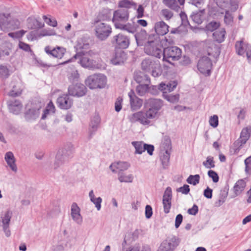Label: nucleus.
I'll list each match as a JSON object with an SVG mask.
<instances>
[{
  "mask_svg": "<svg viewBox=\"0 0 251 251\" xmlns=\"http://www.w3.org/2000/svg\"><path fill=\"white\" fill-rule=\"evenodd\" d=\"M163 105V101L160 99L151 98L147 100L144 104L146 111H140L133 113L130 117L132 123L138 122L143 125L150 124V119H153L158 115L159 111Z\"/></svg>",
  "mask_w": 251,
  "mask_h": 251,
  "instance_id": "nucleus-1",
  "label": "nucleus"
},
{
  "mask_svg": "<svg viewBox=\"0 0 251 251\" xmlns=\"http://www.w3.org/2000/svg\"><path fill=\"white\" fill-rule=\"evenodd\" d=\"M74 151V147L71 143L67 144L64 148L59 150L55 156L54 164V170H57L67 162L70 157L72 156Z\"/></svg>",
  "mask_w": 251,
  "mask_h": 251,
  "instance_id": "nucleus-2",
  "label": "nucleus"
},
{
  "mask_svg": "<svg viewBox=\"0 0 251 251\" xmlns=\"http://www.w3.org/2000/svg\"><path fill=\"white\" fill-rule=\"evenodd\" d=\"M142 70L151 73L154 77H157L161 74V68L158 60L147 58L144 59L141 63Z\"/></svg>",
  "mask_w": 251,
  "mask_h": 251,
  "instance_id": "nucleus-3",
  "label": "nucleus"
},
{
  "mask_svg": "<svg viewBox=\"0 0 251 251\" xmlns=\"http://www.w3.org/2000/svg\"><path fill=\"white\" fill-rule=\"evenodd\" d=\"M20 22L10 14H0V27L3 30H14L19 27Z\"/></svg>",
  "mask_w": 251,
  "mask_h": 251,
  "instance_id": "nucleus-4",
  "label": "nucleus"
},
{
  "mask_svg": "<svg viewBox=\"0 0 251 251\" xmlns=\"http://www.w3.org/2000/svg\"><path fill=\"white\" fill-rule=\"evenodd\" d=\"M163 60L172 63V61L178 60L181 56V50L176 46L168 47L163 49Z\"/></svg>",
  "mask_w": 251,
  "mask_h": 251,
  "instance_id": "nucleus-5",
  "label": "nucleus"
},
{
  "mask_svg": "<svg viewBox=\"0 0 251 251\" xmlns=\"http://www.w3.org/2000/svg\"><path fill=\"white\" fill-rule=\"evenodd\" d=\"M85 83L91 89L103 88L106 83V77L101 74L93 75L88 77Z\"/></svg>",
  "mask_w": 251,
  "mask_h": 251,
  "instance_id": "nucleus-6",
  "label": "nucleus"
},
{
  "mask_svg": "<svg viewBox=\"0 0 251 251\" xmlns=\"http://www.w3.org/2000/svg\"><path fill=\"white\" fill-rule=\"evenodd\" d=\"M76 59H79L80 64L84 68L93 69L95 68L96 66V61L87 57V55L84 54L83 52L76 53L72 58L61 64H65L70 62L74 61V60Z\"/></svg>",
  "mask_w": 251,
  "mask_h": 251,
  "instance_id": "nucleus-7",
  "label": "nucleus"
},
{
  "mask_svg": "<svg viewBox=\"0 0 251 251\" xmlns=\"http://www.w3.org/2000/svg\"><path fill=\"white\" fill-rule=\"evenodd\" d=\"M129 19V12L126 9H118L114 12L112 22L116 28L126 23Z\"/></svg>",
  "mask_w": 251,
  "mask_h": 251,
  "instance_id": "nucleus-8",
  "label": "nucleus"
},
{
  "mask_svg": "<svg viewBox=\"0 0 251 251\" xmlns=\"http://www.w3.org/2000/svg\"><path fill=\"white\" fill-rule=\"evenodd\" d=\"M110 26L104 23L97 22L95 26L96 35L100 40H105L111 33Z\"/></svg>",
  "mask_w": 251,
  "mask_h": 251,
  "instance_id": "nucleus-9",
  "label": "nucleus"
},
{
  "mask_svg": "<svg viewBox=\"0 0 251 251\" xmlns=\"http://www.w3.org/2000/svg\"><path fill=\"white\" fill-rule=\"evenodd\" d=\"M212 66V64L211 59L206 56L201 58L197 64L199 71L201 73L206 76L210 75Z\"/></svg>",
  "mask_w": 251,
  "mask_h": 251,
  "instance_id": "nucleus-10",
  "label": "nucleus"
},
{
  "mask_svg": "<svg viewBox=\"0 0 251 251\" xmlns=\"http://www.w3.org/2000/svg\"><path fill=\"white\" fill-rule=\"evenodd\" d=\"M68 90L69 95L77 97H82L87 92V88L85 85L79 83L69 86Z\"/></svg>",
  "mask_w": 251,
  "mask_h": 251,
  "instance_id": "nucleus-11",
  "label": "nucleus"
},
{
  "mask_svg": "<svg viewBox=\"0 0 251 251\" xmlns=\"http://www.w3.org/2000/svg\"><path fill=\"white\" fill-rule=\"evenodd\" d=\"M162 46L160 43L152 45H147L144 47L145 52L156 58H160L162 55Z\"/></svg>",
  "mask_w": 251,
  "mask_h": 251,
  "instance_id": "nucleus-12",
  "label": "nucleus"
},
{
  "mask_svg": "<svg viewBox=\"0 0 251 251\" xmlns=\"http://www.w3.org/2000/svg\"><path fill=\"white\" fill-rule=\"evenodd\" d=\"M112 42V44H115L116 46L119 48L125 49L128 47L130 40L127 36L122 33H119L113 37Z\"/></svg>",
  "mask_w": 251,
  "mask_h": 251,
  "instance_id": "nucleus-13",
  "label": "nucleus"
},
{
  "mask_svg": "<svg viewBox=\"0 0 251 251\" xmlns=\"http://www.w3.org/2000/svg\"><path fill=\"white\" fill-rule=\"evenodd\" d=\"M127 58V54L124 50H117L111 59L110 62L114 65H121L124 64Z\"/></svg>",
  "mask_w": 251,
  "mask_h": 251,
  "instance_id": "nucleus-14",
  "label": "nucleus"
},
{
  "mask_svg": "<svg viewBox=\"0 0 251 251\" xmlns=\"http://www.w3.org/2000/svg\"><path fill=\"white\" fill-rule=\"evenodd\" d=\"M56 103L60 109L67 110L72 107L73 100L70 99L68 95L64 94L57 98Z\"/></svg>",
  "mask_w": 251,
  "mask_h": 251,
  "instance_id": "nucleus-15",
  "label": "nucleus"
},
{
  "mask_svg": "<svg viewBox=\"0 0 251 251\" xmlns=\"http://www.w3.org/2000/svg\"><path fill=\"white\" fill-rule=\"evenodd\" d=\"M45 50L49 55L59 59L62 58L66 52V49L61 47L51 49L49 46H47L45 48Z\"/></svg>",
  "mask_w": 251,
  "mask_h": 251,
  "instance_id": "nucleus-16",
  "label": "nucleus"
},
{
  "mask_svg": "<svg viewBox=\"0 0 251 251\" xmlns=\"http://www.w3.org/2000/svg\"><path fill=\"white\" fill-rule=\"evenodd\" d=\"M130 98L131 108L133 110L140 108L143 104V100L138 98L133 90H130L128 94Z\"/></svg>",
  "mask_w": 251,
  "mask_h": 251,
  "instance_id": "nucleus-17",
  "label": "nucleus"
},
{
  "mask_svg": "<svg viewBox=\"0 0 251 251\" xmlns=\"http://www.w3.org/2000/svg\"><path fill=\"white\" fill-rule=\"evenodd\" d=\"M246 187V182L243 179L238 180L232 188L233 194L232 198H235L241 195L244 191Z\"/></svg>",
  "mask_w": 251,
  "mask_h": 251,
  "instance_id": "nucleus-18",
  "label": "nucleus"
},
{
  "mask_svg": "<svg viewBox=\"0 0 251 251\" xmlns=\"http://www.w3.org/2000/svg\"><path fill=\"white\" fill-rule=\"evenodd\" d=\"M80 209L75 202L73 203L71 206V216L73 220L77 224L82 223V217L80 213Z\"/></svg>",
  "mask_w": 251,
  "mask_h": 251,
  "instance_id": "nucleus-19",
  "label": "nucleus"
},
{
  "mask_svg": "<svg viewBox=\"0 0 251 251\" xmlns=\"http://www.w3.org/2000/svg\"><path fill=\"white\" fill-rule=\"evenodd\" d=\"M169 26L163 21L156 22L154 26L155 31L158 35H164L169 31Z\"/></svg>",
  "mask_w": 251,
  "mask_h": 251,
  "instance_id": "nucleus-20",
  "label": "nucleus"
},
{
  "mask_svg": "<svg viewBox=\"0 0 251 251\" xmlns=\"http://www.w3.org/2000/svg\"><path fill=\"white\" fill-rule=\"evenodd\" d=\"M177 85V83L176 81H171L167 83H161L158 86V89L164 94L167 93L168 92L173 91Z\"/></svg>",
  "mask_w": 251,
  "mask_h": 251,
  "instance_id": "nucleus-21",
  "label": "nucleus"
},
{
  "mask_svg": "<svg viewBox=\"0 0 251 251\" xmlns=\"http://www.w3.org/2000/svg\"><path fill=\"white\" fill-rule=\"evenodd\" d=\"M8 106L11 113L18 114L22 108V104L18 100H9L8 102Z\"/></svg>",
  "mask_w": 251,
  "mask_h": 251,
  "instance_id": "nucleus-22",
  "label": "nucleus"
},
{
  "mask_svg": "<svg viewBox=\"0 0 251 251\" xmlns=\"http://www.w3.org/2000/svg\"><path fill=\"white\" fill-rule=\"evenodd\" d=\"M148 34L144 29L141 30L140 32H137L135 35V38L136 43L138 46L145 47L147 43Z\"/></svg>",
  "mask_w": 251,
  "mask_h": 251,
  "instance_id": "nucleus-23",
  "label": "nucleus"
},
{
  "mask_svg": "<svg viewBox=\"0 0 251 251\" xmlns=\"http://www.w3.org/2000/svg\"><path fill=\"white\" fill-rule=\"evenodd\" d=\"M134 79L138 84L151 83L149 76L144 72L141 71H137L134 73Z\"/></svg>",
  "mask_w": 251,
  "mask_h": 251,
  "instance_id": "nucleus-24",
  "label": "nucleus"
},
{
  "mask_svg": "<svg viewBox=\"0 0 251 251\" xmlns=\"http://www.w3.org/2000/svg\"><path fill=\"white\" fill-rule=\"evenodd\" d=\"M4 159L11 170L16 172L17 167L15 163V158L13 153L11 151L7 152L5 154Z\"/></svg>",
  "mask_w": 251,
  "mask_h": 251,
  "instance_id": "nucleus-25",
  "label": "nucleus"
},
{
  "mask_svg": "<svg viewBox=\"0 0 251 251\" xmlns=\"http://www.w3.org/2000/svg\"><path fill=\"white\" fill-rule=\"evenodd\" d=\"M116 28L126 31L129 33H134L136 31V25L133 22L123 23L122 25L119 26Z\"/></svg>",
  "mask_w": 251,
  "mask_h": 251,
  "instance_id": "nucleus-26",
  "label": "nucleus"
},
{
  "mask_svg": "<svg viewBox=\"0 0 251 251\" xmlns=\"http://www.w3.org/2000/svg\"><path fill=\"white\" fill-rule=\"evenodd\" d=\"M248 47L244 43L243 40L236 42L235 48L236 53L239 55H243L245 52L248 50Z\"/></svg>",
  "mask_w": 251,
  "mask_h": 251,
  "instance_id": "nucleus-27",
  "label": "nucleus"
},
{
  "mask_svg": "<svg viewBox=\"0 0 251 251\" xmlns=\"http://www.w3.org/2000/svg\"><path fill=\"white\" fill-rule=\"evenodd\" d=\"M226 33V32L225 28H221L215 31L213 33V37L216 42L219 43H221L225 40Z\"/></svg>",
  "mask_w": 251,
  "mask_h": 251,
  "instance_id": "nucleus-28",
  "label": "nucleus"
},
{
  "mask_svg": "<svg viewBox=\"0 0 251 251\" xmlns=\"http://www.w3.org/2000/svg\"><path fill=\"white\" fill-rule=\"evenodd\" d=\"M204 12V9H202L196 13L193 12L191 15V18L193 21L198 25L201 24L203 19Z\"/></svg>",
  "mask_w": 251,
  "mask_h": 251,
  "instance_id": "nucleus-29",
  "label": "nucleus"
},
{
  "mask_svg": "<svg viewBox=\"0 0 251 251\" xmlns=\"http://www.w3.org/2000/svg\"><path fill=\"white\" fill-rule=\"evenodd\" d=\"M100 122V118L99 115H95L93 117L90 124V136H92L93 132H95L98 127Z\"/></svg>",
  "mask_w": 251,
  "mask_h": 251,
  "instance_id": "nucleus-30",
  "label": "nucleus"
},
{
  "mask_svg": "<svg viewBox=\"0 0 251 251\" xmlns=\"http://www.w3.org/2000/svg\"><path fill=\"white\" fill-rule=\"evenodd\" d=\"M165 241L172 251L178 246L180 243V240L176 236L168 237Z\"/></svg>",
  "mask_w": 251,
  "mask_h": 251,
  "instance_id": "nucleus-31",
  "label": "nucleus"
},
{
  "mask_svg": "<svg viewBox=\"0 0 251 251\" xmlns=\"http://www.w3.org/2000/svg\"><path fill=\"white\" fill-rule=\"evenodd\" d=\"M251 133V127H246L242 130L239 138L243 141V143H246L250 137Z\"/></svg>",
  "mask_w": 251,
  "mask_h": 251,
  "instance_id": "nucleus-32",
  "label": "nucleus"
},
{
  "mask_svg": "<svg viewBox=\"0 0 251 251\" xmlns=\"http://www.w3.org/2000/svg\"><path fill=\"white\" fill-rule=\"evenodd\" d=\"M150 84V83H148L139 84V85L136 86V93L140 96H144L148 91Z\"/></svg>",
  "mask_w": 251,
  "mask_h": 251,
  "instance_id": "nucleus-33",
  "label": "nucleus"
},
{
  "mask_svg": "<svg viewBox=\"0 0 251 251\" xmlns=\"http://www.w3.org/2000/svg\"><path fill=\"white\" fill-rule=\"evenodd\" d=\"M118 179L121 182H132L133 180V176L132 175L126 176L123 172L118 173Z\"/></svg>",
  "mask_w": 251,
  "mask_h": 251,
  "instance_id": "nucleus-34",
  "label": "nucleus"
},
{
  "mask_svg": "<svg viewBox=\"0 0 251 251\" xmlns=\"http://www.w3.org/2000/svg\"><path fill=\"white\" fill-rule=\"evenodd\" d=\"M170 158V152H167V151H165L163 155L160 156V160L161 161L163 168L165 169L167 168L169 165Z\"/></svg>",
  "mask_w": 251,
  "mask_h": 251,
  "instance_id": "nucleus-35",
  "label": "nucleus"
},
{
  "mask_svg": "<svg viewBox=\"0 0 251 251\" xmlns=\"http://www.w3.org/2000/svg\"><path fill=\"white\" fill-rule=\"evenodd\" d=\"M133 146L135 148L136 154H142L144 152V144L141 141H133L131 143Z\"/></svg>",
  "mask_w": 251,
  "mask_h": 251,
  "instance_id": "nucleus-36",
  "label": "nucleus"
},
{
  "mask_svg": "<svg viewBox=\"0 0 251 251\" xmlns=\"http://www.w3.org/2000/svg\"><path fill=\"white\" fill-rule=\"evenodd\" d=\"M160 43L158 35L156 33L148 35L147 43L145 45L158 44Z\"/></svg>",
  "mask_w": 251,
  "mask_h": 251,
  "instance_id": "nucleus-37",
  "label": "nucleus"
},
{
  "mask_svg": "<svg viewBox=\"0 0 251 251\" xmlns=\"http://www.w3.org/2000/svg\"><path fill=\"white\" fill-rule=\"evenodd\" d=\"M162 2L166 6L175 11L180 9L176 0H163Z\"/></svg>",
  "mask_w": 251,
  "mask_h": 251,
  "instance_id": "nucleus-38",
  "label": "nucleus"
},
{
  "mask_svg": "<svg viewBox=\"0 0 251 251\" xmlns=\"http://www.w3.org/2000/svg\"><path fill=\"white\" fill-rule=\"evenodd\" d=\"M200 176L199 175H190L186 179V181L190 184L196 185L200 182Z\"/></svg>",
  "mask_w": 251,
  "mask_h": 251,
  "instance_id": "nucleus-39",
  "label": "nucleus"
},
{
  "mask_svg": "<svg viewBox=\"0 0 251 251\" xmlns=\"http://www.w3.org/2000/svg\"><path fill=\"white\" fill-rule=\"evenodd\" d=\"M246 143H243V141L240 138L235 141L232 146L234 153L236 154L238 153L243 146Z\"/></svg>",
  "mask_w": 251,
  "mask_h": 251,
  "instance_id": "nucleus-40",
  "label": "nucleus"
},
{
  "mask_svg": "<svg viewBox=\"0 0 251 251\" xmlns=\"http://www.w3.org/2000/svg\"><path fill=\"white\" fill-rule=\"evenodd\" d=\"M130 166V164L127 162L119 161L116 162V169L119 170V172H123L127 170Z\"/></svg>",
  "mask_w": 251,
  "mask_h": 251,
  "instance_id": "nucleus-41",
  "label": "nucleus"
},
{
  "mask_svg": "<svg viewBox=\"0 0 251 251\" xmlns=\"http://www.w3.org/2000/svg\"><path fill=\"white\" fill-rule=\"evenodd\" d=\"M162 148L163 149V150L167 152H170L171 149V142L170 138L168 137H165L164 138V141L162 143Z\"/></svg>",
  "mask_w": 251,
  "mask_h": 251,
  "instance_id": "nucleus-42",
  "label": "nucleus"
},
{
  "mask_svg": "<svg viewBox=\"0 0 251 251\" xmlns=\"http://www.w3.org/2000/svg\"><path fill=\"white\" fill-rule=\"evenodd\" d=\"M10 75L9 70L6 66L0 65V76L2 78H7Z\"/></svg>",
  "mask_w": 251,
  "mask_h": 251,
  "instance_id": "nucleus-43",
  "label": "nucleus"
},
{
  "mask_svg": "<svg viewBox=\"0 0 251 251\" xmlns=\"http://www.w3.org/2000/svg\"><path fill=\"white\" fill-rule=\"evenodd\" d=\"M163 97L168 101L172 102L175 103L178 101L179 100V95H172V94H168L167 93L163 94Z\"/></svg>",
  "mask_w": 251,
  "mask_h": 251,
  "instance_id": "nucleus-44",
  "label": "nucleus"
},
{
  "mask_svg": "<svg viewBox=\"0 0 251 251\" xmlns=\"http://www.w3.org/2000/svg\"><path fill=\"white\" fill-rule=\"evenodd\" d=\"M220 26V23L216 21H211L207 24L205 26L206 30L213 31Z\"/></svg>",
  "mask_w": 251,
  "mask_h": 251,
  "instance_id": "nucleus-45",
  "label": "nucleus"
},
{
  "mask_svg": "<svg viewBox=\"0 0 251 251\" xmlns=\"http://www.w3.org/2000/svg\"><path fill=\"white\" fill-rule=\"evenodd\" d=\"M55 107L51 101H50L48 104L46 109L44 110V113L42 116V119H45L47 115L49 114V112H51L52 113L54 112Z\"/></svg>",
  "mask_w": 251,
  "mask_h": 251,
  "instance_id": "nucleus-46",
  "label": "nucleus"
},
{
  "mask_svg": "<svg viewBox=\"0 0 251 251\" xmlns=\"http://www.w3.org/2000/svg\"><path fill=\"white\" fill-rule=\"evenodd\" d=\"M202 164L206 168H212L215 167V162L213 160V157L209 156L206 158V160L203 162Z\"/></svg>",
  "mask_w": 251,
  "mask_h": 251,
  "instance_id": "nucleus-47",
  "label": "nucleus"
},
{
  "mask_svg": "<svg viewBox=\"0 0 251 251\" xmlns=\"http://www.w3.org/2000/svg\"><path fill=\"white\" fill-rule=\"evenodd\" d=\"M12 216V213L9 211H7L4 214V216L2 218V222L3 226H8L9 225L10 221L11 220Z\"/></svg>",
  "mask_w": 251,
  "mask_h": 251,
  "instance_id": "nucleus-48",
  "label": "nucleus"
},
{
  "mask_svg": "<svg viewBox=\"0 0 251 251\" xmlns=\"http://www.w3.org/2000/svg\"><path fill=\"white\" fill-rule=\"evenodd\" d=\"M225 23L226 25H232L233 22V17L229 11H225V15L224 18Z\"/></svg>",
  "mask_w": 251,
  "mask_h": 251,
  "instance_id": "nucleus-49",
  "label": "nucleus"
},
{
  "mask_svg": "<svg viewBox=\"0 0 251 251\" xmlns=\"http://www.w3.org/2000/svg\"><path fill=\"white\" fill-rule=\"evenodd\" d=\"M171 200L170 199H163V204L165 213H168L171 207Z\"/></svg>",
  "mask_w": 251,
  "mask_h": 251,
  "instance_id": "nucleus-50",
  "label": "nucleus"
},
{
  "mask_svg": "<svg viewBox=\"0 0 251 251\" xmlns=\"http://www.w3.org/2000/svg\"><path fill=\"white\" fill-rule=\"evenodd\" d=\"M43 18L45 22L49 25L55 27L57 26V23L55 19L47 17V16L44 15Z\"/></svg>",
  "mask_w": 251,
  "mask_h": 251,
  "instance_id": "nucleus-51",
  "label": "nucleus"
},
{
  "mask_svg": "<svg viewBox=\"0 0 251 251\" xmlns=\"http://www.w3.org/2000/svg\"><path fill=\"white\" fill-rule=\"evenodd\" d=\"M39 109H29L26 113V116H29L31 119H35L38 117Z\"/></svg>",
  "mask_w": 251,
  "mask_h": 251,
  "instance_id": "nucleus-52",
  "label": "nucleus"
},
{
  "mask_svg": "<svg viewBox=\"0 0 251 251\" xmlns=\"http://www.w3.org/2000/svg\"><path fill=\"white\" fill-rule=\"evenodd\" d=\"M207 174L208 176L212 178L213 181L214 183H217L218 182L219 177L218 174L216 172L213 170H209L208 171Z\"/></svg>",
  "mask_w": 251,
  "mask_h": 251,
  "instance_id": "nucleus-53",
  "label": "nucleus"
},
{
  "mask_svg": "<svg viewBox=\"0 0 251 251\" xmlns=\"http://www.w3.org/2000/svg\"><path fill=\"white\" fill-rule=\"evenodd\" d=\"M209 122L211 126L214 128L217 127L219 123L218 116L214 115L213 116L210 117Z\"/></svg>",
  "mask_w": 251,
  "mask_h": 251,
  "instance_id": "nucleus-54",
  "label": "nucleus"
},
{
  "mask_svg": "<svg viewBox=\"0 0 251 251\" xmlns=\"http://www.w3.org/2000/svg\"><path fill=\"white\" fill-rule=\"evenodd\" d=\"M161 14L166 20H170L173 16V13L167 9H162Z\"/></svg>",
  "mask_w": 251,
  "mask_h": 251,
  "instance_id": "nucleus-55",
  "label": "nucleus"
},
{
  "mask_svg": "<svg viewBox=\"0 0 251 251\" xmlns=\"http://www.w3.org/2000/svg\"><path fill=\"white\" fill-rule=\"evenodd\" d=\"M188 2L198 8H201L204 3L205 0H188Z\"/></svg>",
  "mask_w": 251,
  "mask_h": 251,
  "instance_id": "nucleus-56",
  "label": "nucleus"
},
{
  "mask_svg": "<svg viewBox=\"0 0 251 251\" xmlns=\"http://www.w3.org/2000/svg\"><path fill=\"white\" fill-rule=\"evenodd\" d=\"M123 99L121 97H119L115 102V109L116 112H119L122 107V102Z\"/></svg>",
  "mask_w": 251,
  "mask_h": 251,
  "instance_id": "nucleus-57",
  "label": "nucleus"
},
{
  "mask_svg": "<svg viewBox=\"0 0 251 251\" xmlns=\"http://www.w3.org/2000/svg\"><path fill=\"white\" fill-rule=\"evenodd\" d=\"M246 167L245 172L249 173L251 172V156L247 158L244 161Z\"/></svg>",
  "mask_w": 251,
  "mask_h": 251,
  "instance_id": "nucleus-58",
  "label": "nucleus"
},
{
  "mask_svg": "<svg viewBox=\"0 0 251 251\" xmlns=\"http://www.w3.org/2000/svg\"><path fill=\"white\" fill-rule=\"evenodd\" d=\"M95 205L97 209L99 211L101 208V203L102 202V199L100 197L95 198L93 201H91Z\"/></svg>",
  "mask_w": 251,
  "mask_h": 251,
  "instance_id": "nucleus-59",
  "label": "nucleus"
},
{
  "mask_svg": "<svg viewBox=\"0 0 251 251\" xmlns=\"http://www.w3.org/2000/svg\"><path fill=\"white\" fill-rule=\"evenodd\" d=\"M157 251H172L165 241H163L160 244Z\"/></svg>",
  "mask_w": 251,
  "mask_h": 251,
  "instance_id": "nucleus-60",
  "label": "nucleus"
},
{
  "mask_svg": "<svg viewBox=\"0 0 251 251\" xmlns=\"http://www.w3.org/2000/svg\"><path fill=\"white\" fill-rule=\"evenodd\" d=\"M118 5L120 7L129 8L132 2L129 0H122L119 2Z\"/></svg>",
  "mask_w": 251,
  "mask_h": 251,
  "instance_id": "nucleus-61",
  "label": "nucleus"
},
{
  "mask_svg": "<svg viewBox=\"0 0 251 251\" xmlns=\"http://www.w3.org/2000/svg\"><path fill=\"white\" fill-rule=\"evenodd\" d=\"M28 27L30 29H36V24L38 23V20L36 19H28Z\"/></svg>",
  "mask_w": 251,
  "mask_h": 251,
  "instance_id": "nucleus-62",
  "label": "nucleus"
},
{
  "mask_svg": "<svg viewBox=\"0 0 251 251\" xmlns=\"http://www.w3.org/2000/svg\"><path fill=\"white\" fill-rule=\"evenodd\" d=\"M177 191L181 192L183 194L187 195L190 192L189 186L187 184H184L183 186L178 188L177 189Z\"/></svg>",
  "mask_w": 251,
  "mask_h": 251,
  "instance_id": "nucleus-63",
  "label": "nucleus"
},
{
  "mask_svg": "<svg viewBox=\"0 0 251 251\" xmlns=\"http://www.w3.org/2000/svg\"><path fill=\"white\" fill-rule=\"evenodd\" d=\"M19 48L25 51H31L29 45L23 42H19Z\"/></svg>",
  "mask_w": 251,
  "mask_h": 251,
  "instance_id": "nucleus-64",
  "label": "nucleus"
}]
</instances>
